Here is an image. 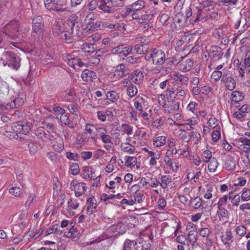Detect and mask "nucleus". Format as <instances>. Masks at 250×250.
<instances>
[{
    "label": "nucleus",
    "instance_id": "nucleus-1",
    "mask_svg": "<svg viewBox=\"0 0 250 250\" xmlns=\"http://www.w3.org/2000/svg\"><path fill=\"white\" fill-rule=\"evenodd\" d=\"M146 61L151 60L153 64L156 65H162L166 62V55L162 50L157 48L151 49L144 57Z\"/></svg>",
    "mask_w": 250,
    "mask_h": 250
},
{
    "label": "nucleus",
    "instance_id": "nucleus-2",
    "mask_svg": "<svg viewBox=\"0 0 250 250\" xmlns=\"http://www.w3.org/2000/svg\"><path fill=\"white\" fill-rule=\"evenodd\" d=\"M20 23L17 20H13L7 23L3 29V32L12 38H18L20 35Z\"/></svg>",
    "mask_w": 250,
    "mask_h": 250
},
{
    "label": "nucleus",
    "instance_id": "nucleus-3",
    "mask_svg": "<svg viewBox=\"0 0 250 250\" xmlns=\"http://www.w3.org/2000/svg\"><path fill=\"white\" fill-rule=\"evenodd\" d=\"M211 5V2L209 1L206 0L203 1L201 5L198 9L196 12V17L195 19H193L190 20V22H196L199 20H201L203 21H205L208 19V11L209 8L208 7Z\"/></svg>",
    "mask_w": 250,
    "mask_h": 250
},
{
    "label": "nucleus",
    "instance_id": "nucleus-4",
    "mask_svg": "<svg viewBox=\"0 0 250 250\" xmlns=\"http://www.w3.org/2000/svg\"><path fill=\"white\" fill-rule=\"evenodd\" d=\"M4 65H7L15 70H18L21 65V59L11 52H6L4 54Z\"/></svg>",
    "mask_w": 250,
    "mask_h": 250
},
{
    "label": "nucleus",
    "instance_id": "nucleus-5",
    "mask_svg": "<svg viewBox=\"0 0 250 250\" xmlns=\"http://www.w3.org/2000/svg\"><path fill=\"white\" fill-rule=\"evenodd\" d=\"M32 32L33 37L38 36L42 38L44 31V23L42 18L41 16L34 17L32 20Z\"/></svg>",
    "mask_w": 250,
    "mask_h": 250
},
{
    "label": "nucleus",
    "instance_id": "nucleus-6",
    "mask_svg": "<svg viewBox=\"0 0 250 250\" xmlns=\"http://www.w3.org/2000/svg\"><path fill=\"white\" fill-rule=\"evenodd\" d=\"M45 7L49 10L64 12L66 8H63L66 4V1L62 0H44Z\"/></svg>",
    "mask_w": 250,
    "mask_h": 250
},
{
    "label": "nucleus",
    "instance_id": "nucleus-7",
    "mask_svg": "<svg viewBox=\"0 0 250 250\" xmlns=\"http://www.w3.org/2000/svg\"><path fill=\"white\" fill-rule=\"evenodd\" d=\"M63 57L65 62L75 69H79L84 65V63L74 55L65 54L63 55Z\"/></svg>",
    "mask_w": 250,
    "mask_h": 250
},
{
    "label": "nucleus",
    "instance_id": "nucleus-8",
    "mask_svg": "<svg viewBox=\"0 0 250 250\" xmlns=\"http://www.w3.org/2000/svg\"><path fill=\"white\" fill-rule=\"evenodd\" d=\"M129 74V69L124 63L118 64L111 74L112 78L115 81L119 80Z\"/></svg>",
    "mask_w": 250,
    "mask_h": 250
},
{
    "label": "nucleus",
    "instance_id": "nucleus-9",
    "mask_svg": "<svg viewBox=\"0 0 250 250\" xmlns=\"http://www.w3.org/2000/svg\"><path fill=\"white\" fill-rule=\"evenodd\" d=\"M164 109L165 112L168 114H173L175 117H180L179 112V103L176 101L168 102L164 105Z\"/></svg>",
    "mask_w": 250,
    "mask_h": 250
},
{
    "label": "nucleus",
    "instance_id": "nucleus-10",
    "mask_svg": "<svg viewBox=\"0 0 250 250\" xmlns=\"http://www.w3.org/2000/svg\"><path fill=\"white\" fill-rule=\"evenodd\" d=\"M145 5L146 3L144 0H137L125 8V12L124 14L125 16H127L130 15L131 13L133 11H136L144 9Z\"/></svg>",
    "mask_w": 250,
    "mask_h": 250
},
{
    "label": "nucleus",
    "instance_id": "nucleus-11",
    "mask_svg": "<svg viewBox=\"0 0 250 250\" xmlns=\"http://www.w3.org/2000/svg\"><path fill=\"white\" fill-rule=\"evenodd\" d=\"M24 103L22 98H18L9 103H4L0 102V108L2 109L9 110L15 108H18L21 106Z\"/></svg>",
    "mask_w": 250,
    "mask_h": 250
},
{
    "label": "nucleus",
    "instance_id": "nucleus-12",
    "mask_svg": "<svg viewBox=\"0 0 250 250\" xmlns=\"http://www.w3.org/2000/svg\"><path fill=\"white\" fill-rule=\"evenodd\" d=\"M131 50L129 46L120 45L114 47L111 51L113 54H119L120 57H125L131 53Z\"/></svg>",
    "mask_w": 250,
    "mask_h": 250
},
{
    "label": "nucleus",
    "instance_id": "nucleus-13",
    "mask_svg": "<svg viewBox=\"0 0 250 250\" xmlns=\"http://www.w3.org/2000/svg\"><path fill=\"white\" fill-rule=\"evenodd\" d=\"M234 241V236L232 232L228 229L221 236V241L227 247H230Z\"/></svg>",
    "mask_w": 250,
    "mask_h": 250
},
{
    "label": "nucleus",
    "instance_id": "nucleus-14",
    "mask_svg": "<svg viewBox=\"0 0 250 250\" xmlns=\"http://www.w3.org/2000/svg\"><path fill=\"white\" fill-rule=\"evenodd\" d=\"M35 134L39 139L42 140L44 142H47L49 140L51 144H53L52 139L51 138L50 134L45 132L44 127H41L38 128L35 131Z\"/></svg>",
    "mask_w": 250,
    "mask_h": 250
},
{
    "label": "nucleus",
    "instance_id": "nucleus-15",
    "mask_svg": "<svg viewBox=\"0 0 250 250\" xmlns=\"http://www.w3.org/2000/svg\"><path fill=\"white\" fill-rule=\"evenodd\" d=\"M170 78L172 80L179 81L182 84L187 85L189 78L186 75L181 74L178 72H173L170 75Z\"/></svg>",
    "mask_w": 250,
    "mask_h": 250
},
{
    "label": "nucleus",
    "instance_id": "nucleus-16",
    "mask_svg": "<svg viewBox=\"0 0 250 250\" xmlns=\"http://www.w3.org/2000/svg\"><path fill=\"white\" fill-rule=\"evenodd\" d=\"M65 24L62 20L58 21L56 24L54 25L53 28V32L56 35H60L63 34L65 31Z\"/></svg>",
    "mask_w": 250,
    "mask_h": 250
},
{
    "label": "nucleus",
    "instance_id": "nucleus-17",
    "mask_svg": "<svg viewBox=\"0 0 250 250\" xmlns=\"http://www.w3.org/2000/svg\"><path fill=\"white\" fill-rule=\"evenodd\" d=\"M180 71L186 72L190 70L193 66V61L190 59H187L184 62H181L179 64Z\"/></svg>",
    "mask_w": 250,
    "mask_h": 250
},
{
    "label": "nucleus",
    "instance_id": "nucleus-18",
    "mask_svg": "<svg viewBox=\"0 0 250 250\" xmlns=\"http://www.w3.org/2000/svg\"><path fill=\"white\" fill-rule=\"evenodd\" d=\"M141 247L137 245L136 241L129 239L125 240L122 250H138Z\"/></svg>",
    "mask_w": 250,
    "mask_h": 250
},
{
    "label": "nucleus",
    "instance_id": "nucleus-19",
    "mask_svg": "<svg viewBox=\"0 0 250 250\" xmlns=\"http://www.w3.org/2000/svg\"><path fill=\"white\" fill-rule=\"evenodd\" d=\"M96 78V73L88 69H85L82 73V78L85 82H90Z\"/></svg>",
    "mask_w": 250,
    "mask_h": 250
},
{
    "label": "nucleus",
    "instance_id": "nucleus-20",
    "mask_svg": "<svg viewBox=\"0 0 250 250\" xmlns=\"http://www.w3.org/2000/svg\"><path fill=\"white\" fill-rule=\"evenodd\" d=\"M86 204L87 205V214L90 215L94 212L97 206V204L94 202L93 196L90 197L87 199Z\"/></svg>",
    "mask_w": 250,
    "mask_h": 250
},
{
    "label": "nucleus",
    "instance_id": "nucleus-21",
    "mask_svg": "<svg viewBox=\"0 0 250 250\" xmlns=\"http://www.w3.org/2000/svg\"><path fill=\"white\" fill-rule=\"evenodd\" d=\"M120 148L122 151L129 154H134L135 152V148L134 146L128 142L122 143Z\"/></svg>",
    "mask_w": 250,
    "mask_h": 250
},
{
    "label": "nucleus",
    "instance_id": "nucleus-22",
    "mask_svg": "<svg viewBox=\"0 0 250 250\" xmlns=\"http://www.w3.org/2000/svg\"><path fill=\"white\" fill-rule=\"evenodd\" d=\"M52 142V147L55 151L61 152L64 149L63 140L60 136H57L55 143H54L53 140Z\"/></svg>",
    "mask_w": 250,
    "mask_h": 250
},
{
    "label": "nucleus",
    "instance_id": "nucleus-23",
    "mask_svg": "<svg viewBox=\"0 0 250 250\" xmlns=\"http://www.w3.org/2000/svg\"><path fill=\"white\" fill-rule=\"evenodd\" d=\"M236 167V161L234 158L229 156L225 160L224 167L227 170H233Z\"/></svg>",
    "mask_w": 250,
    "mask_h": 250
},
{
    "label": "nucleus",
    "instance_id": "nucleus-24",
    "mask_svg": "<svg viewBox=\"0 0 250 250\" xmlns=\"http://www.w3.org/2000/svg\"><path fill=\"white\" fill-rule=\"evenodd\" d=\"M95 173V170L90 167H85L83 168V174L84 179H94L95 177L94 175Z\"/></svg>",
    "mask_w": 250,
    "mask_h": 250
},
{
    "label": "nucleus",
    "instance_id": "nucleus-25",
    "mask_svg": "<svg viewBox=\"0 0 250 250\" xmlns=\"http://www.w3.org/2000/svg\"><path fill=\"white\" fill-rule=\"evenodd\" d=\"M167 142L165 136H158L153 139V145L155 147H159L164 146Z\"/></svg>",
    "mask_w": 250,
    "mask_h": 250
},
{
    "label": "nucleus",
    "instance_id": "nucleus-26",
    "mask_svg": "<svg viewBox=\"0 0 250 250\" xmlns=\"http://www.w3.org/2000/svg\"><path fill=\"white\" fill-rule=\"evenodd\" d=\"M87 187L84 183H79V185L75 187L73 190L75 191V196L77 197L83 194L86 190Z\"/></svg>",
    "mask_w": 250,
    "mask_h": 250
},
{
    "label": "nucleus",
    "instance_id": "nucleus-27",
    "mask_svg": "<svg viewBox=\"0 0 250 250\" xmlns=\"http://www.w3.org/2000/svg\"><path fill=\"white\" fill-rule=\"evenodd\" d=\"M244 98V94L237 90L233 91L231 95V100L236 103L242 101Z\"/></svg>",
    "mask_w": 250,
    "mask_h": 250
},
{
    "label": "nucleus",
    "instance_id": "nucleus-28",
    "mask_svg": "<svg viewBox=\"0 0 250 250\" xmlns=\"http://www.w3.org/2000/svg\"><path fill=\"white\" fill-rule=\"evenodd\" d=\"M130 79H134L133 83L136 84H139L143 80L144 75L142 72L135 71L134 74L130 76Z\"/></svg>",
    "mask_w": 250,
    "mask_h": 250
},
{
    "label": "nucleus",
    "instance_id": "nucleus-29",
    "mask_svg": "<svg viewBox=\"0 0 250 250\" xmlns=\"http://www.w3.org/2000/svg\"><path fill=\"white\" fill-rule=\"evenodd\" d=\"M133 102L135 109L139 112L142 111L143 106L145 104V99L143 97H138L134 99Z\"/></svg>",
    "mask_w": 250,
    "mask_h": 250
},
{
    "label": "nucleus",
    "instance_id": "nucleus-30",
    "mask_svg": "<svg viewBox=\"0 0 250 250\" xmlns=\"http://www.w3.org/2000/svg\"><path fill=\"white\" fill-rule=\"evenodd\" d=\"M133 49L135 53L139 54H145L146 55L148 52L146 44H137L134 46Z\"/></svg>",
    "mask_w": 250,
    "mask_h": 250
},
{
    "label": "nucleus",
    "instance_id": "nucleus-31",
    "mask_svg": "<svg viewBox=\"0 0 250 250\" xmlns=\"http://www.w3.org/2000/svg\"><path fill=\"white\" fill-rule=\"evenodd\" d=\"M225 83L226 87L229 90H233L236 85L235 80L231 77H229L227 79L222 82Z\"/></svg>",
    "mask_w": 250,
    "mask_h": 250
},
{
    "label": "nucleus",
    "instance_id": "nucleus-32",
    "mask_svg": "<svg viewBox=\"0 0 250 250\" xmlns=\"http://www.w3.org/2000/svg\"><path fill=\"white\" fill-rule=\"evenodd\" d=\"M208 169L210 172H214L216 171L217 168L219 166V163L217 159L213 157L212 159L208 161Z\"/></svg>",
    "mask_w": 250,
    "mask_h": 250
},
{
    "label": "nucleus",
    "instance_id": "nucleus-33",
    "mask_svg": "<svg viewBox=\"0 0 250 250\" xmlns=\"http://www.w3.org/2000/svg\"><path fill=\"white\" fill-rule=\"evenodd\" d=\"M188 238L190 244L192 246H194L197 239V231L196 229H192L188 232Z\"/></svg>",
    "mask_w": 250,
    "mask_h": 250
},
{
    "label": "nucleus",
    "instance_id": "nucleus-34",
    "mask_svg": "<svg viewBox=\"0 0 250 250\" xmlns=\"http://www.w3.org/2000/svg\"><path fill=\"white\" fill-rule=\"evenodd\" d=\"M125 166L128 167H132L137 164V158L130 156H126L125 158Z\"/></svg>",
    "mask_w": 250,
    "mask_h": 250
},
{
    "label": "nucleus",
    "instance_id": "nucleus-35",
    "mask_svg": "<svg viewBox=\"0 0 250 250\" xmlns=\"http://www.w3.org/2000/svg\"><path fill=\"white\" fill-rule=\"evenodd\" d=\"M72 34L77 36L78 37H81L83 35V28L82 22H80L74 26V28H71Z\"/></svg>",
    "mask_w": 250,
    "mask_h": 250
},
{
    "label": "nucleus",
    "instance_id": "nucleus-36",
    "mask_svg": "<svg viewBox=\"0 0 250 250\" xmlns=\"http://www.w3.org/2000/svg\"><path fill=\"white\" fill-rule=\"evenodd\" d=\"M172 179L169 175H163L161 177V182L160 185L163 188H167L168 185L171 183Z\"/></svg>",
    "mask_w": 250,
    "mask_h": 250
},
{
    "label": "nucleus",
    "instance_id": "nucleus-37",
    "mask_svg": "<svg viewBox=\"0 0 250 250\" xmlns=\"http://www.w3.org/2000/svg\"><path fill=\"white\" fill-rule=\"evenodd\" d=\"M204 197L206 199H210L212 197V192L213 191V187L210 185H206L204 188Z\"/></svg>",
    "mask_w": 250,
    "mask_h": 250
},
{
    "label": "nucleus",
    "instance_id": "nucleus-38",
    "mask_svg": "<svg viewBox=\"0 0 250 250\" xmlns=\"http://www.w3.org/2000/svg\"><path fill=\"white\" fill-rule=\"evenodd\" d=\"M103 2V3L98 6L100 10L105 13L111 14L114 12V9L113 8L107 5L105 1Z\"/></svg>",
    "mask_w": 250,
    "mask_h": 250
},
{
    "label": "nucleus",
    "instance_id": "nucleus-39",
    "mask_svg": "<svg viewBox=\"0 0 250 250\" xmlns=\"http://www.w3.org/2000/svg\"><path fill=\"white\" fill-rule=\"evenodd\" d=\"M202 204V199L198 197L191 198L190 201V206L195 209L199 208L201 206Z\"/></svg>",
    "mask_w": 250,
    "mask_h": 250
},
{
    "label": "nucleus",
    "instance_id": "nucleus-40",
    "mask_svg": "<svg viewBox=\"0 0 250 250\" xmlns=\"http://www.w3.org/2000/svg\"><path fill=\"white\" fill-rule=\"evenodd\" d=\"M106 96L112 103L116 102L119 98L118 94L115 91H107Z\"/></svg>",
    "mask_w": 250,
    "mask_h": 250
},
{
    "label": "nucleus",
    "instance_id": "nucleus-41",
    "mask_svg": "<svg viewBox=\"0 0 250 250\" xmlns=\"http://www.w3.org/2000/svg\"><path fill=\"white\" fill-rule=\"evenodd\" d=\"M21 123H15L12 126V130L15 133H16L15 135H14V138L15 139H18L19 137V134H21Z\"/></svg>",
    "mask_w": 250,
    "mask_h": 250
},
{
    "label": "nucleus",
    "instance_id": "nucleus-42",
    "mask_svg": "<svg viewBox=\"0 0 250 250\" xmlns=\"http://www.w3.org/2000/svg\"><path fill=\"white\" fill-rule=\"evenodd\" d=\"M235 232L238 236L242 238L247 234V228L243 225H239L236 227Z\"/></svg>",
    "mask_w": 250,
    "mask_h": 250
},
{
    "label": "nucleus",
    "instance_id": "nucleus-43",
    "mask_svg": "<svg viewBox=\"0 0 250 250\" xmlns=\"http://www.w3.org/2000/svg\"><path fill=\"white\" fill-rule=\"evenodd\" d=\"M137 92L138 89L136 86L133 84H132L126 88V94L130 98L134 97L137 94Z\"/></svg>",
    "mask_w": 250,
    "mask_h": 250
},
{
    "label": "nucleus",
    "instance_id": "nucleus-44",
    "mask_svg": "<svg viewBox=\"0 0 250 250\" xmlns=\"http://www.w3.org/2000/svg\"><path fill=\"white\" fill-rule=\"evenodd\" d=\"M220 123V121L215 118H210L208 121L209 126L215 129L221 128L219 125Z\"/></svg>",
    "mask_w": 250,
    "mask_h": 250
},
{
    "label": "nucleus",
    "instance_id": "nucleus-45",
    "mask_svg": "<svg viewBox=\"0 0 250 250\" xmlns=\"http://www.w3.org/2000/svg\"><path fill=\"white\" fill-rule=\"evenodd\" d=\"M68 22L71 28H74V26L80 22L78 21V17L76 14L71 15L68 19Z\"/></svg>",
    "mask_w": 250,
    "mask_h": 250
},
{
    "label": "nucleus",
    "instance_id": "nucleus-46",
    "mask_svg": "<svg viewBox=\"0 0 250 250\" xmlns=\"http://www.w3.org/2000/svg\"><path fill=\"white\" fill-rule=\"evenodd\" d=\"M185 58V56H182L178 59L176 57L167 58L166 61L168 64L176 65L182 62Z\"/></svg>",
    "mask_w": 250,
    "mask_h": 250
},
{
    "label": "nucleus",
    "instance_id": "nucleus-47",
    "mask_svg": "<svg viewBox=\"0 0 250 250\" xmlns=\"http://www.w3.org/2000/svg\"><path fill=\"white\" fill-rule=\"evenodd\" d=\"M141 57H136L133 56L127 57L126 59V62L131 64L140 63L141 62Z\"/></svg>",
    "mask_w": 250,
    "mask_h": 250
},
{
    "label": "nucleus",
    "instance_id": "nucleus-48",
    "mask_svg": "<svg viewBox=\"0 0 250 250\" xmlns=\"http://www.w3.org/2000/svg\"><path fill=\"white\" fill-rule=\"evenodd\" d=\"M179 134V137L186 143L188 142L190 140L189 132H188L184 130H180Z\"/></svg>",
    "mask_w": 250,
    "mask_h": 250
},
{
    "label": "nucleus",
    "instance_id": "nucleus-49",
    "mask_svg": "<svg viewBox=\"0 0 250 250\" xmlns=\"http://www.w3.org/2000/svg\"><path fill=\"white\" fill-rule=\"evenodd\" d=\"M29 152L31 154H35L38 151V146L36 142L30 140L28 144Z\"/></svg>",
    "mask_w": 250,
    "mask_h": 250
},
{
    "label": "nucleus",
    "instance_id": "nucleus-50",
    "mask_svg": "<svg viewBox=\"0 0 250 250\" xmlns=\"http://www.w3.org/2000/svg\"><path fill=\"white\" fill-rule=\"evenodd\" d=\"M202 159L205 163H208L211 159L213 157H212V152L209 150H206L201 154Z\"/></svg>",
    "mask_w": 250,
    "mask_h": 250
},
{
    "label": "nucleus",
    "instance_id": "nucleus-51",
    "mask_svg": "<svg viewBox=\"0 0 250 250\" xmlns=\"http://www.w3.org/2000/svg\"><path fill=\"white\" fill-rule=\"evenodd\" d=\"M82 50L86 53H92L94 52L95 49L94 48V45L92 44L84 43L81 46Z\"/></svg>",
    "mask_w": 250,
    "mask_h": 250
},
{
    "label": "nucleus",
    "instance_id": "nucleus-52",
    "mask_svg": "<svg viewBox=\"0 0 250 250\" xmlns=\"http://www.w3.org/2000/svg\"><path fill=\"white\" fill-rule=\"evenodd\" d=\"M145 14H147L146 12L144 9H141L139 10H137L136 11H133L131 13L130 15L133 19L135 20L136 19H139L141 17L145 15Z\"/></svg>",
    "mask_w": 250,
    "mask_h": 250
},
{
    "label": "nucleus",
    "instance_id": "nucleus-53",
    "mask_svg": "<svg viewBox=\"0 0 250 250\" xmlns=\"http://www.w3.org/2000/svg\"><path fill=\"white\" fill-rule=\"evenodd\" d=\"M238 141L242 143L244 146H244V148L246 149L245 151L249 152L250 151V139L242 137L239 138Z\"/></svg>",
    "mask_w": 250,
    "mask_h": 250
},
{
    "label": "nucleus",
    "instance_id": "nucleus-54",
    "mask_svg": "<svg viewBox=\"0 0 250 250\" xmlns=\"http://www.w3.org/2000/svg\"><path fill=\"white\" fill-rule=\"evenodd\" d=\"M60 121L62 124L67 125L69 127H73L71 121L69 119L68 116L67 115L65 114V113L63 114L61 116Z\"/></svg>",
    "mask_w": 250,
    "mask_h": 250
},
{
    "label": "nucleus",
    "instance_id": "nucleus-55",
    "mask_svg": "<svg viewBox=\"0 0 250 250\" xmlns=\"http://www.w3.org/2000/svg\"><path fill=\"white\" fill-rule=\"evenodd\" d=\"M9 192L15 197H20L23 193L19 187H12L9 190Z\"/></svg>",
    "mask_w": 250,
    "mask_h": 250
},
{
    "label": "nucleus",
    "instance_id": "nucleus-56",
    "mask_svg": "<svg viewBox=\"0 0 250 250\" xmlns=\"http://www.w3.org/2000/svg\"><path fill=\"white\" fill-rule=\"evenodd\" d=\"M122 131L129 135L133 132V127L126 124H123L121 126Z\"/></svg>",
    "mask_w": 250,
    "mask_h": 250
},
{
    "label": "nucleus",
    "instance_id": "nucleus-57",
    "mask_svg": "<svg viewBox=\"0 0 250 250\" xmlns=\"http://www.w3.org/2000/svg\"><path fill=\"white\" fill-rule=\"evenodd\" d=\"M197 106V103L194 101H191L188 105L187 109L188 111L191 112L193 114L195 115V113L197 112L196 110Z\"/></svg>",
    "mask_w": 250,
    "mask_h": 250
},
{
    "label": "nucleus",
    "instance_id": "nucleus-58",
    "mask_svg": "<svg viewBox=\"0 0 250 250\" xmlns=\"http://www.w3.org/2000/svg\"><path fill=\"white\" fill-rule=\"evenodd\" d=\"M189 146L187 144H183L179 146L178 153L180 155L184 154L187 152L189 153Z\"/></svg>",
    "mask_w": 250,
    "mask_h": 250
},
{
    "label": "nucleus",
    "instance_id": "nucleus-59",
    "mask_svg": "<svg viewBox=\"0 0 250 250\" xmlns=\"http://www.w3.org/2000/svg\"><path fill=\"white\" fill-rule=\"evenodd\" d=\"M101 138L102 142L104 143L105 144H110V145H107L106 146H105V147L106 149H108V147H111V145L112 144V143L111 140V138L109 135L106 134L105 135H104V136H102L101 137Z\"/></svg>",
    "mask_w": 250,
    "mask_h": 250
},
{
    "label": "nucleus",
    "instance_id": "nucleus-60",
    "mask_svg": "<svg viewBox=\"0 0 250 250\" xmlns=\"http://www.w3.org/2000/svg\"><path fill=\"white\" fill-rule=\"evenodd\" d=\"M186 0H178L176 5L177 11H179V14L182 13L184 14V9L185 8L184 4Z\"/></svg>",
    "mask_w": 250,
    "mask_h": 250
},
{
    "label": "nucleus",
    "instance_id": "nucleus-61",
    "mask_svg": "<svg viewBox=\"0 0 250 250\" xmlns=\"http://www.w3.org/2000/svg\"><path fill=\"white\" fill-rule=\"evenodd\" d=\"M67 204L69 207L74 209H77L79 206V203L76 199H69L67 202Z\"/></svg>",
    "mask_w": 250,
    "mask_h": 250
},
{
    "label": "nucleus",
    "instance_id": "nucleus-62",
    "mask_svg": "<svg viewBox=\"0 0 250 250\" xmlns=\"http://www.w3.org/2000/svg\"><path fill=\"white\" fill-rule=\"evenodd\" d=\"M74 92L72 90H67L64 93L63 100L68 102H71L74 99Z\"/></svg>",
    "mask_w": 250,
    "mask_h": 250
},
{
    "label": "nucleus",
    "instance_id": "nucleus-63",
    "mask_svg": "<svg viewBox=\"0 0 250 250\" xmlns=\"http://www.w3.org/2000/svg\"><path fill=\"white\" fill-rule=\"evenodd\" d=\"M241 198L244 201H247L250 200V189L244 188L243 190L241 195Z\"/></svg>",
    "mask_w": 250,
    "mask_h": 250
},
{
    "label": "nucleus",
    "instance_id": "nucleus-64",
    "mask_svg": "<svg viewBox=\"0 0 250 250\" xmlns=\"http://www.w3.org/2000/svg\"><path fill=\"white\" fill-rule=\"evenodd\" d=\"M246 68V71L250 70V51L246 54L244 59V65Z\"/></svg>",
    "mask_w": 250,
    "mask_h": 250
}]
</instances>
